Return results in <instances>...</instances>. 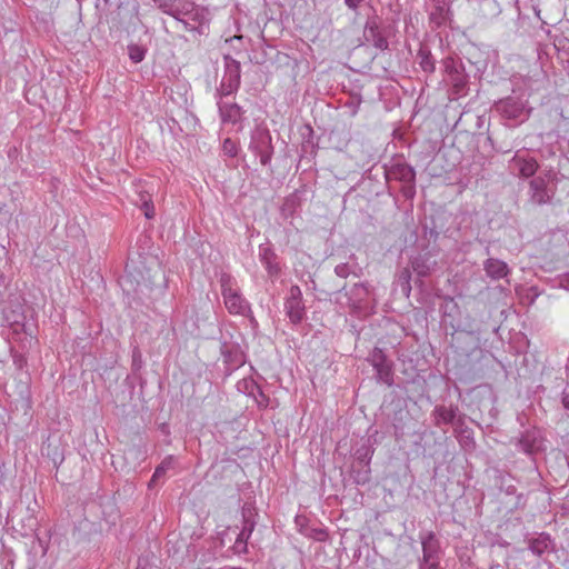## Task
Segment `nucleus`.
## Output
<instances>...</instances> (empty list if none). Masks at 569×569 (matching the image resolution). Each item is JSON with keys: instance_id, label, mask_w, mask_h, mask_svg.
<instances>
[{"instance_id": "obj_1", "label": "nucleus", "mask_w": 569, "mask_h": 569, "mask_svg": "<svg viewBox=\"0 0 569 569\" xmlns=\"http://www.w3.org/2000/svg\"><path fill=\"white\" fill-rule=\"evenodd\" d=\"M387 181L396 180L401 183L400 192L406 199H413L416 196V170L406 162L403 156L393 157L388 164H385Z\"/></svg>"}, {"instance_id": "obj_2", "label": "nucleus", "mask_w": 569, "mask_h": 569, "mask_svg": "<svg viewBox=\"0 0 569 569\" xmlns=\"http://www.w3.org/2000/svg\"><path fill=\"white\" fill-rule=\"evenodd\" d=\"M223 302L231 315L247 316L251 312L250 303L242 296L234 278L227 272H222L219 278Z\"/></svg>"}, {"instance_id": "obj_3", "label": "nucleus", "mask_w": 569, "mask_h": 569, "mask_svg": "<svg viewBox=\"0 0 569 569\" xmlns=\"http://www.w3.org/2000/svg\"><path fill=\"white\" fill-rule=\"evenodd\" d=\"M242 527L240 532L237 535L234 543L231 546L233 555H246L248 553V541L254 531L258 522V510L253 502H244L241 508Z\"/></svg>"}, {"instance_id": "obj_4", "label": "nucleus", "mask_w": 569, "mask_h": 569, "mask_svg": "<svg viewBox=\"0 0 569 569\" xmlns=\"http://www.w3.org/2000/svg\"><path fill=\"white\" fill-rule=\"evenodd\" d=\"M223 77L220 86L216 90V97L223 99L236 93L241 83V64L230 54L223 56Z\"/></svg>"}, {"instance_id": "obj_5", "label": "nucleus", "mask_w": 569, "mask_h": 569, "mask_svg": "<svg viewBox=\"0 0 569 569\" xmlns=\"http://www.w3.org/2000/svg\"><path fill=\"white\" fill-rule=\"evenodd\" d=\"M154 3L161 12L177 21H183V17H188L191 21L201 22L202 14L193 2L188 0H154Z\"/></svg>"}, {"instance_id": "obj_6", "label": "nucleus", "mask_w": 569, "mask_h": 569, "mask_svg": "<svg viewBox=\"0 0 569 569\" xmlns=\"http://www.w3.org/2000/svg\"><path fill=\"white\" fill-rule=\"evenodd\" d=\"M249 149L259 157L262 166L269 167L273 156L272 137L269 129L257 127L251 133Z\"/></svg>"}, {"instance_id": "obj_7", "label": "nucleus", "mask_w": 569, "mask_h": 569, "mask_svg": "<svg viewBox=\"0 0 569 569\" xmlns=\"http://www.w3.org/2000/svg\"><path fill=\"white\" fill-rule=\"evenodd\" d=\"M443 72L448 77V81L452 86V93L463 96L467 91L468 76L460 59L448 56L441 60Z\"/></svg>"}, {"instance_id": "obj_8", "label": "nucleus", "mask_w": 569, "mask_h": 569, "mask_svg": "<svg viewBox=\"0 0 569 569\" xmlns=\"http://www.w3.org/2000/svg\"><path fill=\"white\" fill-rule=\"evenodd\" d=\"M3 325L12 330L13 339L18 340L21 333L32 339L30 326L27 325V317L23 312V307L20 303L10 305L2 310Z\"/></svg>"}, {"instance_id": "obj_9", "label": "nucleus", "mask_w": 569, "mask_h": 569, "mask_svg": "<svg viewBox=\"0 0 569 569\" xmlns=\"http://www.w3.org/2000/svg\"><path fill=\"white\" fill-rule=\"evenodd\" d=\"M496 110L508 120L523 122L528 119L530 109L527 101L520 97H507L496 103Z\"/></svg>"}, {"instance_id": "obj_10", "label": "nucleus", "mask_w": 569, "mask_h": 569, "mask_svg": "<svg viewBox=\"0 0 569 569\" xmlns=\"http://www.w3.org/2000/svg\"><path fill=\"white\" fill-rule=\"evenodd\" d=\"M368 361L376 370L377 380L391 387L393 385V362L388 359L383 350L373 348L368 356Z\"/></svg>"}, {"instance_id": "obj_11", "label": "nucleus", "mask_w": 569, "mask_h": 569, "mask_svg": "<svg viewBox=\"0 0 569 569\" xmlns=\"http://www.w3.org/2000/svg\"><path fill=\"white\" fill-rule=\"evenodd\" d=\"M283 307L286 316L292 325H299L306 318L302 291L298 284H292L290 287L289 296L286 298Z\"/></svg>"}, {"instance_id": "obj_12", "label": "nucleus", "mask_w": 569, "mask_h": 569, "mask_svg": "<svg viewBox=\"0 0 569 569\" xmlns=\"http://www.w3.org/2000/svg\"><path fill=\"white\" fill-rule=\"evenodd\" d=\"M419 539L422 547V557L418 563H440L441 546L440 540L433 531L420 532Z\"/></svg>"}, {"instance_id": "obj_13", "label": "nucleus", "mask_w": 569, "mask_h": 569, "mask_svg": "<svg viewBox=\"0 0 569 569\" xmlns=\"http://www.w3.org/2000/svg\"><path fill=\"white\" fill-rule=\"evenodd\" d=\"M431 417L436 427H441L442 425L461 426L465 423L463 416L459 415L457 405H450L449 407L438 405L433 408Z\"/></svg>"}, {"instance_id": "obj_14", "label": "nucleus", "mask_w": 569, "mask_h": 569, "mask_svg": "<svg viewBox=\"0 0 569 569\" xmlns=\"http://www.w3.org/2000/svg\"><path fill=\"white\" fill-rule=\"evenodd\" d=\"M365 38L375 48L385 51L389 48V41L386 29L379 27L378 18H368L365 26Z\"/></svg>"}, {"instance_id": "obj_15", "label": "nucleus", "mask_w": 569, "mask_h": 569, "mask_svg": "<svg viewBox=\"0 0 569 569\" xmlns=\"http://www.w3.org/2000/svg\"><path fill=\"white\" fill-rule=\"evenodd\" d=\"M431 4L429 22L432 28H440L451 21V0H428Z\"/></svg>"}, {"instance_id": "obj_16", "label": "nucleus", "mask_w": 569, "mask_h": 569, "mask_svg": "<svg viewBox=\"0 0 569 569\" xmlns=\"http://www.w3.org/2000/svg\"><path fill=\"white\" fill-rule=\"evenodd\" d=\"M217 106L222 123L240 124V129L242 128L244 120L242 107L234 102L222 101L220 98H218Z\"/></svg>"}, {"instance_id": "obj_17", "label": "nucleus", "mask_w": 569, "mask_h": 569, "mask_svg": "<svg viewBox=\"0 0 569 569\" xmlns=\"http://www.w3.org/2000/svg\"><path fill=\"white\" fill-rule=\"evenodd\" d=\"M259 259L270 278H278L281 273L278 254L269 242L259 246Z\"/></svg>"}, {"instance_id": "obj_18", "label": "nucleus", "mask_w": 569, "mask_h": 569, "mask_svg": "<svg viewBox=\"0 0 569 569\" xmlns=\"http://www.w3.org/2000/svg\"><path fill=\"white\" fill-rule=\"evenodd\" d=\"M552 194L548 190V182L542 177L532 178L529 182V200L537 206L550 202Z\"/></svg>"}, {"instance_id": "obj_19", "label": "nucleus", "mask_w": 569, "mask_h": 569, "mask_svg": "<svg viewBox=\"0 0 569 569\" xmlns=\"http://www.w3.org/2000/svg\"><path fill=\"white\" fill-rule=\"evenodd\" d=\"M221 356L228 372L240 368L246 362V356L238 345L223 342L221 345Z\"/></svg>"}, {"instance_id": "obj_20", "label": "nucleus", "mask_w": 569, "mask_h": 569, "mask_svg": "<svg viewBox=\"0 0 569 569\" xmlns=\"http://www.w3.org/2000/svg\"><path fill=\"white\" fill-rule=\"evenodd\" d=\"M528 549L537 557L555 550V542L548 532H540L537 537L527 539Z\"/></svg>"}, {"instance_id": "obj_21", "label": "nucleus", "mask_w": 569, "mask_h": 569, "mask_svg": "<svg viewBox=\"0 0 569 569\" xmlns=\"http://www.w3.org/2000/svg\"><path fill=\"white\" fill-rule=\"evenodd\" d=\"M437 266L427 254H418L410 260V268L418 277L425 278L431 274Z\"/></svg>"}, {"instance_id": "obj_22", "label": "nucleus", "mask_w": 569, "mask_h": 569, "mask_svg": "<svg viewBox=\"0 0 569 569\" xmlns=\"http://www.w3.org/2000/svg\"><path fill=\"white\" fill-rule=\"evenodd\" d=\"M416 61L420 69L427 74H433L436 71V59L431 53L429 47L425 43H420L416 54Z\"/></svg>"}, {"instance_id": "obj_23", "label": "nucleus", "mask_w": 569, "mask_h": 569, "mask_svg": "<svg viewBox=\"0 0 569 569\" xmlns=\"http://www.w3.org/2000/svg\"><path fill=\"white\" fill-rule=\"evenodd\" d=\"M483 269L487 276L493 280H499L508 276V264L499 259L489 258L483 262Z\"/></svg>"}, {"instance_id": "obj_24", "label": "nucleus", "mask_w": 569, "mask_h": 569, "mask_svg": "<svg viewBox=\"0 0 569 569\" xmlns=\"http://www.w3.org/2000/svg\"><path fill=\"white\" fill-rule=\"evenodd\" d=\"M373 453V443L370 438H367L356 448L353 452L355 462L358 465H370Z\"/></svg>"}, {"instance_id": "obj_25", "label": "nucleus", "mask_w": 569, "mask_h": 569, "mask_svg": "<svg viewBox=\"0 0 569 569\" xmlns=\"http://www.w3.org/2000/svg\"><path fill=\"white\" fill-rule=\"evenodd\" d=\"M518 447L527 455L533 453L539 449L538 432L536 430H527L518 440Z\"/></svg>"}, {"instance_id": "obj_26", "label": "nucleus", "mask_w": 569, "mask_h": 569, "mask_svg": "<svg viewBox=\"0 0 569 569\" xmlns=\"http://www.w3.org/2000/svg\"><path fill=\"white\" fill-rule=\"evenodd\" d=\"M513 162L519 170V174L523 178H530L535 176L539 167L535 158H523L518 154L515 156Z\"/></svg>"}, {"instance_id": "obj_27", "label": "nucleus", "mask_w": 569, "mask_h": 569, "mask_svg": "<svg viewBox=\"0 0 569 569\" xmlns=\"http://www.w3.org/2000/svg\"><path fill=\"white\" fill-rule=\"evenodd\" d=\"M553 46L557 50L558 58L563 64L567 73L569 74V38L565 34H559L553 38Z\"/></svg>"}, {"instance_id": "obj_28", "label": "nucleus", "mask_w": 569, "mask_h": 569, "mask_svg": "<svg viewBox=\"0 0 569 569\" xmlns=\"http://www.w3.org/2000/svg\"><path fill=\"white\" fill-rule=\"evenodd\" d=\"M301 206L300 192L296 190L284 198L281 207L282 216L286 218L292 217Z\"/></svg>"}, {"instance_id": "obj_29", "label": "nucleus", "mask_w": 569, "mask_h": 569, "mask_svg": "<svg viewBox=\"0 0 569 569\" xmlns=\"http://www.w3.org/2000/svg\"><path fill=\"white\" fill-rule=\"evenodd\" d=\"M351 477L356 485L363 486L371 480L370 465H358L355 462L351 467Z\"/></svg>"}, {"instance_id": "obj_30", "label": "nucleus", "mask_w": 569, "mask_h": 569, "mask_svg": "<svg viewBox=\"0 0 569 569\" xmlns=\"http://www.w3.org/2000/svg\"><path fill=\"white\" fill-rule=\"evenodd\" d=\"M411 268H403L397 274V281L401 287L402 292L408 297L411 292Z\"/></svg>"}, {"instance_id": "obj_31", "label": "nucleus", "mask_w": 569, "mask_h": 569, "mask_svg": "<svg viewBox=\"0 0 569 569\" xmlns=\"http://www.w3.org/2000/svg\"><path fill=\"white\" fill-rule=\"evenodd\" d=\"M172 462H173V458L171 456L167 457L166 459H163L161 461V463L156 468V470L151 477L149 487L153 486L159 479L164 477L167 470H169L172 467Z\"/></svg>"}, {"instance_id": "obj_32", "label": "nucleus", "mask_w": 569, "mask_h": 569, "mask_svg": "<svg viewBox=\"0 0 569 569\" xmlns=\"http://www.w3.org/2000/svg\"><path fill=\"white\" fill-rule=\"evenodd\" d=\"M368 295V289L363 283H356L346 296H349V300L352 303L361 302Z\"/></svg>"}, {"instance_id": "obj_33", "label": "nucleus", "mask_w": 569, "mask_h": 569, "mask_svg": "<svg viewBox=\"0 0 569 569\" xmlns=\"http://www.w3.org/2000/svg\"><path fill=\"white\" fill-rule=\"evenodd\" d=\"M140 201L142 202V209L147 219L154 217V207L152 203L151 196L148 192H140Z\"/></svg>"}, {"instance_id": "obj_34", "label": "nucleus", "mask_w": 569, "mask_h": 569, "mask_svg": "<svg viewBox=\"0 0 569 569\" xmlns=\"http://www.w3.org/2000/svg\"><path fill=\"white\" fill-rule=\"evenodd\" d=\"M129 58L132 62L139 63L144 59L146 50L138 44L128 46Z\"/></svg>"}, {"instance_id": "obj_35", "label": "nucleus", "mask_w": 569, "mask_h": 569, "mask_svg": "<svg viewBox=\"0 0 569 569\" xmlns=\"http://www.w3.org/2000/svg\"><path fill=\"white\" fill-rule=\"evenodd\" d=\"M222 150L224 154L234 158L238 154V144L230 138L223 140Z\"/></svg>"}, {"instance_id": "obj_36", "label": "nucleus", "mask_w": 569, "mask_h": 569, "mask_svg": "<svg viewBox=\"0 0 569 569\" xmlns=\"http://www.w3.org/2000/svg\"><path fill=\"white\" fill-rule=\"evenodd\" d=\"M12 361L17 370H22L27 366V358L23 353L18 352L13 348L10 349Z\"/></svg>"}, {"instance_id": "obj_37", "label": "nucleus", "mask_w": 569, "mask_h": 569, "mask_svg": "<svg viewBox=\"0 0 569 569\" xmlns=\"http://www.w3.org/2000/svg\"><path fill=\"white\" fill-rule=\"evenodd\" d=\"M351 272V268L348 263H340L336 266L335 273L340 278H347Z\"/></svg>"}, {"instance_id": "obj_38", "label": "nucleus", "mask_w": 569, "mask_h": 569, "mask_svg": "<svg viewBox=\"0 0 569 569\" xmlns=\"http://www.w3.org/2000/svg\"><path fill=\"white\" fill-rule=\"evenodd\" d=\"M251 387L254 388L258 392V396L260 397V399H257V402L258 405L261 407H267L268 406V397L263 393V391L260 389V387L258 385H256L254 382H251Z\"/></svg>"}, {"instance_id": "obj_39", "label": "nucleus", "mask_w": 569, "mask_h": 569, "mask_svg": "<svg viewBox=\"0 0 569 569\" xmlns=\"http://www.w3.org/2000/svg\"><path fill=\"white\" fill-rule=\"evenodd\" d=\"M363 0H343L345 4L348 7V9H350L351 11H357L360 3L362 2Z\"/></svg>"}, {"instance_id": "obj_40", "label": "nucleus", "mask_w": 569, "mask_h": 569, "mask_svg": "<svg viewBox=\"0 0 569 569\" xmlns=\"http://www.w3.org/2000/svg\"><path fill=\"white\" fill-rule=\"evenodd\" d=\"M418 569H445L441 563H418Z\"/></svg>"}, {"instance_id": "obj_41", "label": "nucleus", "mask_w": 569, "mask_h": 569, "mask_svg": "<svg viewBox=\"0 0 569 569\" xmlns=\"http://www.w3.org/2000/svg\"><path fill=\"white\" fill-rule=\"evenodd\" d=\"M561 402H562L565 409L569 410V388H566L562 391Z\"/></svg>"}, {"instance_id": "obj_42", "label": "nucleus", "mask_w": 569, "mask_h": 569, "mask_svg": "<svg viewBox=\"0 0 569 569\" xmlns=\"http://www.w3.org/2000/svg\"><path fill=\"white\" fill-rule=\"evenodd\" d=\"M482 6H492L495 8V14L500 12L499 6L493 0H483Z\"/></svg>"}, {"instance_id": "obj_43", "label": "nucleus", "mask_w": 569, "mask_h": 569, "mask_svg": "<svg viewBox=\"0 0 569 569\" xmlns=\"http://www.w3.org/2000/svg\"><path fill=\"white\" fill-rule=\"evenodd\" d=\"M189 18L188 17H183V21H180L182 24H183V28L186 30H196V27H193L190 22H189Z\"/></svg>"}, {"instance_id": "obj_44", "label": "nucleus", "mask_w": 569, "mask_h": 569, "mask_svg": "<svg viewBox=\"0 0 569 569\" xmlns=\"http://www.w3.org/2000/svg\"><path fill=\"white\" fill-rule=\"evenodd\" d=\"M561 286L569 290V273L565 274L561 279Z\"/></svg>"}, {"instance_id": "obj_45", "label": "nucleus", "mask_w": 569, "mask_h": 569, "mask_svg": "<svg viewBox=\"0 0 569 569\" xmlns=\"http://www.w3.org/2000/svg\"><path fill=\"white\" fill-rule=\"evenodd\" d=\"M326 535H327L326 531L322 529H319L316 531V537L318 540H323Z\"/></svg>"}, {"instance_id": "obj_46", "label": "nucleus", "mask_w": 569, "mask_h": 569, "mask_svg": "<svg viewBox=\"0 0 569 569\" xmlns=\"http://www.w3.org/2000/svg\"><path fill=\"white\" fill-rule=\"evenodd\" d=\"M535 13L541 20L542 24H547V22L540 18V9L535 8Z\"/></svg>"}, {"instance_id": "obj_47", "label": "nucleus", "mask_w": 569, "mask_h": 569, "mask_svg": "<svg viewBox=\"0 0 569 569\" xmlns=\"http://www.w3.org/2000/svg\"><path fill=\"white\" fill-rule=\"evenodd\" d=\"M490 569H506V568L501 567L500 565H497L495 567H491Z\"/></svg>"}, {"instance_id": "obj_48", "label": "nucleus", "mask_w": 569, "mask_h": 569, "mask_svg": "<svg viewBox=\"0 0 569 569\" xmlns=\"http://www.w3.org/2000/svg\"><path fill=\"white\" fill-rule=\"evenodd\" d=\"M132 361H133V365H134L136 362H139V359H136V353H133Z\"/></svg>"}, {"instance_id": "obj_49", "label": "nucleus", "mask_w": 569, "mask_h": 569, "mask_svg": "<svg viewBox=\"0 0 569 569\" xmlns=\"http://www.w3.org/2000/svg\"><path fill=\"white\" fill-rule=\"evenodd\" d=\"M132 361H133V365H134L136 362H139V359H136V353H133Z\"/></svg>"}, {"instance_id": "obj_50", "label": "nucleus", "mask_w": 569, "mask_h": 569, "mask_svg": "<svg viewBox=\"0 0 569 569\" xmlns=\"http://www.w3.org/2000/svg\"><path fill=\"white\" fill-rule=\"evenodd\" d=\"M250 393L253 396V398H257V395L253 393V389L251 390Z\"/></svg>"}, {"instance_id": "obj_51", "label": "nucleus", "mask_w": 569, "mask_h": 569, "mask_svg": "<svg viewBox=\"0 0 569 569\" xmlns=\"http://www.w3.org/2000/svg\"><path fill=\"white\" fill-rule=\"evenodd\" d=\"M343 290H346V286H343V287L339 290V292H341V291H343Z\"/></svg>"}]
</instances>
